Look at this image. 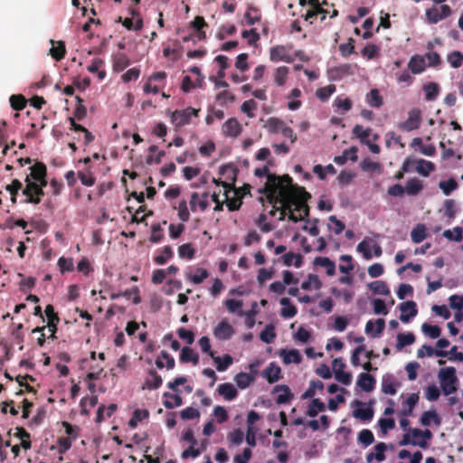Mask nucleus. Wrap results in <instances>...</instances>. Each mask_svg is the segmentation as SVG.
I'll list each match as a JSON object with an SVG mask.
<instances>
[{"label": "nucleus", "instance_id": "37998d69", "mask_svg": "<svg viewBox=\"0 0 463 463\" xmlns=\"http://www.w3.org/2000/svg\"><path fill=\"white\" fill-rule=\"evenodd\" d=\"M326 2L324 1L316 9L307 10V12L305 15V20L307 21V20L316 18L319 14H321V21L325 20L326 17V14H328V11L326 9H324L322 7V5H326Z\"/></svg>", "mask_w": 463, "mask_h": 463}, {"label": "nucleus", "instance_id": "cd10ccee", "mask_svg": "<svg viewBox=\"0 0 463 463\" xmlns=\"http://www.w3.org/2000/svg\"><path fill=\"white\" fill-rule=\"evenodd\" d=\"M163 380L161 376L153 369L148 371V377L145 382L147 389L156 390L162 385Z\"/></svg>", "mask_w": 463, "mask_h": 463}, {"label": "nucleus", "instance_id": "49530a36", "mask_svg": "<svg viewBox=\"0 0 463 463\" xmlns=\"http://www.w3.org/2000/svg\"><path fill=\"white\" fill-rule=\"evenodd\" d=\"M215 364H217L216 368L219 372H224L227 370V368L232 364L233 360L232 357L230 354H225L223 356V360L220 356H215L213 354V357H212Z\"/></svg>", "mask_w": 463, "mask_h": 463}, {"label": "nucleus", "instance_id": "5fc2aeb1", "mask_svg": "<svg viewBox=\"0 0 463 463\" xmlns=\"http://www.w3.org/2000/svg\"><path fill=\"white\" fill-rule=\"evenodd\" d=\"M421 329L425 335H429L432 339L439 337L441 334L440 327L436 325H430L428 323H424L421 326Z\"/></svg>", "mask_w": 463, "mask_h": 463}, {"label": "nucleus", "instance_id": "c756f323", "mask_svg": "<svg viewBox=\"0 0 463 463\" xmlns=\"http://www.w3.org/2000/svg\"><path fill=\"white\" fill-rule=\"evenodd\" d=\"M428 236L427 229L424 224H417L411 232V241L414 243H420L423 241Z\"/></svg>", "mask_w": 463, "mask_h": 463}, {"label": "nucleus", "instance_id": "bf43d9fd", "mask_svg": "<svg viewBox=\"0 0 463 463\" xmlns=\"http://www.w3.org/2000/svg\"><path fill=\"white\" fill-rule=\"evenodd\" d=\"M22 188V183L18 179H14L10 184L5 186L6 191L11 194V201L13 203H16V196Z\"/></svg>", "mask_w": 463, "mask_h": 463}, {"label": "nucleus", "instance_id": "423d86ee", "mask_svg": "<svg viewBox=\"0 0 463 463\" xmlns=\"http://www.w3.org/2000/svg\"><path fill=\"white\" fill-rule=\"evenodd\" d=\"M269 60L273 62L284 61L291 63L294 61V57L288 53L286 46L276 45L269 50Z\"/></svg>", "mask_w": 463, "mask_h": 463}, {"label": "nucleus", "instance_id": "1a4fd4ad", "mask_svg": "<svg viewBox=\"0 0 463 463\" xmlns=\"http://www.w3.org/2000/svg\"><path fill=\"white\" fill-rule=\"evenodd\" d=\"M234 334L233 327L226 321H221L214 328H213V335L218 340H228Z\"/></svg>", "mask_w": 463, "mask_h": 463}, {"label": "nucleus", "instance_id": "7c9ffc66", "mask_svg": "<svg viewBox=\"0 0 463 463\" xmlns=\"http://www.w3.org/2000/svg\"><path fill=\"white\" fill-rule=\"evenodd\" d=\"M314 264L326 268L328 276H333L335 273V264L327 257H317L314 260Z\"/></svg>", "mask_w": 463, "mask_h": 463}, {"label": "nucleus", "instance_id": "58836bf2", "mask_svg": "<svg viewBox=\"0 0 463 463\" xmlns=\"http://www.w3.org/2000/svg\"><path fill=\"white\" fill-rule=\"evenodd\" d=\"M353 135L360 139L361 143L365 144L368 143V137L372 133V128H364L361 125H355L353 128Z\"/></svg>", "mask_w": 463, "mask_h": 463}, {"label": "nucleus", "instance_id": "e433bc0d", "mask_svg": "<svg viewBox=\"0 0 463 463\" xmlns=\"http://www.w3.org/2000/svg\"><path fill=\"white\" fill-rule=\"evenodd\" d=\"M415 341V336L412 333H407V334H404V333H400L397 335V344H396V348L398 350H401L402 348L407 346V345H411L414 343Z\"/></svg>", "mask_w": 463, "mask_h": 463}, {"label": "nucleus", "instance_id": "6e6552de", "mask_svg": "<svg viewBox=\"0 0 463 463\" xmlns=\"http://www.w3.org/2000/svg\"><path fill=\"white\" fill-rule=\"evenodd\" d=\"M401 316L400 319L403 323H408L411 318L418 314L417 305L414 301L402 302L399 306Z\"/></svg>", "mask_w": 463, "mask_h": 463}, {"label": "nucleus", "instance_id": "864d4df0", "mask_svg": "<svg viewBox=\"0 0 463 463\" xmlns=\"http://www.w3.org/2000/svg\"><path fill=\"white\" fill-rule=\"evenodd\" d=\"M276 337L275 328L271 325L266 326L265 329L260 334V338L266 344H270Z\"/></svg>", "mask_w": 463, "mask_h": 463}, {"label": "nucleus", "instance_id": "4d7b16f0", "mask_svg": "<svg viewBox=\"0 0 463 463\" xmlns=\"http://www.w3.org/2000/svg\"><path fill=\"white\" fill-rule=\"evenodd\" d=\"M458 182L453 178H450L447 181H441L439 184V187L442 190L445 195H449L451 192L458 188Z\"/></svg>", "mask_w": 463, "mask_h": 463}, {"label": "nucleus", "instance_id": "603ef678", "mask_svg": "<svg viewBox=\"0 0 463 463\" xmlns=\"http://www.w3.org/2000/svg\"><path fill=\"white\" fill-rule=\"evenodd\" d=\"M358 441L364 447H368L374 442V436L370 430L364 429L358 434Z\"/></svg>", "mask_w": 463, "mask_h": 463}, {"label": "nucleus", "instance_id": "79ce46f5", "mask_svg": "<svg viewBox=\"0 0 463 463\" xmlns=\"http://www.w3.org/2000/svg\"><path fill=\"white\" fill-rule=\"evenodd\" d=\"M283 262L286 266H291L294 264L295 267L299 268L302 264V256L300 254H296L293 252L285 253L282 256Z\"/></svg>", "mask_w": 463, "mask_h": 463}, {"label": "nucleus", "instance_id": "4468645a", "mask_svg": "<svg viewBox=\"0 0 463 463\" xmlns=\"http://www.w3.org/2000/svg\"><path fill=\"white\" fill-rule=\"evenodd\" d=\"M282 392V393L279 394L276 399V402L278 404L288 403L294 398V394L291 392V391L288 385H285V384L276 385L273 388V392Z\"/></svg>", "mask_w": 463, "mask_h": 463}, {"label": "nucleus", "instance_id": "ddd939ff", "mask_svg": "<svg viewBox=\"0 0 463 463\" xmlns=\"http://www.w3.org/2000/svg\"><path fill=\"white\" fill-rule=\"evenodd\" d=\"M385 328V321L383 318H378L375 322L369 320L365 325V333L371 335L373 337H378Z\"/></svg>", "mask_w": 463, "mask_h": 463}, {"label": "nucleus", "instance_id": "3c124183", "mask_svg": "<svg viewBox=\"0 0 463 463\" xmlns=\"http://www.w3.org/2000/svg\"><path fill=\"white\" fill-rule=\"evenodd\" d=\"M447 60L452 68H459L463 64V53L459 51H453L448 54Z\"/></svg>", "mask_w": 463, "mask_h": 463}, {"label": "nucleus", "instance_id": "c03bdc74", "mask_svg": "<svg viewBox=\"0 0 463 463\" xmlns=\"http://www.w3.org/2000/svg\"><path fill=\"white\" fill-rule=\"evenodd\" d=\"M234 380L239 388L245 389L254 381V377L247 373H240Z\"/></svg>", "mask_w": 463, "mask_h": 463}, {"label": "nucleus", "instance_id": "f3484780", "mask_svg": "<svg viewBox=\"0 0 463 463\" xmlns=\"http://www.w3.org/2000/svg\"><path fill=\"white\" fill-rule=\"evenodd\" d=\"M356 383L362 390L370 392L374 389L375 379L367 373H362L359 374Z\"/></svg>", "mask_w": 463, "mask_h": 463}, {"label": "nucleus", "instance_id": "9b49d317", "mask_svg": "<svg viewBox=\"0 0 463 463\" xmlns=\"http://www.w3.org/2000/svg\"><path fill=\"white\" fill-rule=\"evenodd\" d=\"M401 383L392 374H385L382 378V392L385 394L394 395Z\"/></svg>", "mask_w": 463, "mask_h": 463}, {"label": "nucleus", "instance_id": "0e129e2a", "mask_svg": "<svg viewBox=\"0 0 463 463\" xmlns=\"http://www.w3.org/2000/svg\"><path fill=\"white\" fill-rule=\"evenodd\" d=\"M361 168L364 172L374 173L381 170V164L373 162L370 158H364L361 162Z\"/></svg>", "mask_w": 463, "mask_h": 463}, {"label": "nucleus", "instance_id": "69168bd1", "mask_svg": "<svg viewBox=\"0 0 463 463\" xmlns=\"http://www.w3.org/2000/svg\"><path fill=\"white\" fill-rule=\"evenodd\" d=\"M164 238L163 229L160 223H155L151 228L150 241L153 243L160 242Z\"/></svg>", "mask_w": 463, "mask_h": 463}, {"label": "nucleus", "instance_id": "393cba45", "mask_svg": "<svg viewBox=\"0 0 463 463\" xmlns=\"http://www.w3.org/2000/svg\"><path fill=\"white\" fill-rule=\"evenodd\" d=\"M420 421L422 426H430L431 422L439 426L441 423V419L436 411L431 410L424 411L420 417Z\"/></svg>", "mask_w": 463, "mask_h": 463}, {"label": "nucleus", "instance_id": "052dcab7", "mask_svg": "<svg viewBox=\"0 0 463 463\" xmlns=\"http://www.w3.org/2000/svg\"><path fill=\"white\" fill-rule=\"evenodd\" d=\"M128 65H129V60L126 54L120 53L115 57L114 63H113L114 70L122 71Z\"/></svg>", "mask_w": 463, "mask_h": 463}, {"label": "nucleus", "instance_id": "13d9d810", "mask_svg": "<svg viewBox=\"0 0 463 463\" xmlns=\"http://www.w3.org/2000/svg\"><path fill=\"white\" fill-rule=\"evenodd\" d=\"M178 253L181 258L192 260L194 258L195 250L191 243H184L178 248Z\"/></svg>", "mask_w": 463, "mask_h": 463}, {"label": "nucleus", "instance_id": "338daca9", "mask_svg": "<svg viewBox=\"0 0 463 463\" xmlns=\"http://www.w3.org/2000/svg\"><path fill=\"white\" fill-rule=\"evenodd\" d=\"M10 104L14 110H22L26 106V99L23 95H12Z\"/></svg>", "mask_w": 463, "mask_h": 463}, {"label": "nucleus", "instance_id": "aec40b11", "mask_svg": "<svg viewBox=\"0 0 463 463\" xmlns=\"http://www.w3.org/2000/svg\"><path fill=\"white\" fill-rule=\"evenodd\" d=\"M426 67L425 58L420 55H413L408 63V68L413 74L421 73Z\"/></svg>", "mask_w": 463, "mask_h": 463}, {"label": "nucleus", "instance_id": "e2e57ef3", "mask_svg": "<svg viewBox=\"0 0 463 463\" xmlns=\"http://www.w3.org/2000/svg\"><path fill=\"white\" fill-rule=\"evenodd\" d=\"M335 91V86L333 84L327 85L326 87L319 88L317 90V97L325 101L329 99V97Z\"/></svg>", "mask_w": 463, "mask_h": 463}, {"label": "nucleus", "instance_id": "8fccbe9b", "mask_svg": "<svg viewBox=\"0 0 463 463\" xmlns=\"http://www.w3.org/2000/svg\"><path fill=\"white\" fill-rule=\"evenodd\" d=\"M246 23L249 25H253L257 22L260 20V14H259V9L255 6H249L248 10L245 14Z\"/></svg>", "mask_w": 463, "mask_h": 463}, {"label": "nucleus", "instance_id": "2eb2a0df", "mask_svg": "<svg viewBox=\"0 0 463 463\" xmlns=\"http://www.w3.org/2000/svg\"><path fill=\"white\" fill-rule=\"evenodd\" d=\"M281 369L275 363H270L269 366L263 371L262 375L269 383L278 382L281 377Z\"/></svg>", "mask_w": 463, "mask_h": 463}, {"label": "nucleus", "instance_id": "4be33fe9", "mask_svg": "<svg viewBox=\"0 0 463 463\" xmlns=\"http://www.w3.org/2000/svg\"><path fill=\"white\" fill-rule=\"evenodd\" d=\"M422 189V181L416 177L409 179L405 185V193L411 196L418 195Z\"/></svg>", "mask_w": 463, "mask_h": 463}, {"label": "nucleus", "instance_id": "0eeeda50", "mask_svg": "<svg viewBox=\"0 0 463 463\" xmlns=\"http://www.w3.org/2000/svg\"><path fill=\"white\" fill-rule=\"evenodd\" d=\"M420 111L414 109L409 112L408 118L405 121L399 123L398 128L402 131H412L420 128Z\"/></svg>", "mask_w": 463, "mask_h": 463}, {"label": "nucleus", "instance_id": "6e6d98bb", "mask_svg": "<svg viewBox=\"0 0 463 463\" xmlns=\"http://www.w3.org/2000/svg\"><path fill=\"white\" fill-rule=\"evenodd\" d=\"M323 389L324 383L321 381H311L302 397L303 399L313 398L316 395V390L323 391Z\"/></svg>", "mask_w": 463, "mask_h": 463}, {"label": "nucleus", "instance_id": "2f4dec72", "mask_svg": "<svg viewBox=\"0 0 463 463\" xmlns=\"http://www.w3.org/2000/svg\"><path fill=\"white\" fill-rule=\"evenodd\" d=\"M163 396L165 398L164 401V406L166 409H173L179 407L183 404V399L179 394H173L171 392H164Z\"/></svg>", "mask_w": 463, "mask_h": 463}, {"label": "nucleus", "instance_id": "c85d7f7f", "mask_svg": "<svg viewBox=\"0 0 463 463\" xmlns=\"http://www.w3.org/2000/svg\"><path fill=\"white\" fill-rule=\"evenodd\" d=\"M326 411V404L320 401L317 398L313 399L307 408V411L306 414L308 417L314 418L316 417L319 412Z\"/></svg>", "mask_w": 463, "mask_h": 463}, {"label": "nucleus", "instance_id": "412c9836", "mask_svg": "<svg viewBox=\"0 0 463 463\" xmlns=\"http://www.w3.org/2000/svg\"><path fill=\"white\" fill-rule=\"evenodd\" d=\"M279 303L283 307L280 310V316L284 318H291L294 317L297 313V307L291 304L290 299L288 298H282L279 300Z\"/></svg>", "mask_w": 463, "mask_h": 463}, {"label": "nucleus", "instance_id": "a18cd8bd", "mask_svg": "<svg viewBox=\"0 0 463 463\" xmlns=\"http://www.w3.org/2000/svg\"><path fill=\"white\" fill-rule=\"evenodd\" d=\"M367 102L373 108H380L383 105V98L377 89H373L367 94Z\"/></svg>", "mask_w": 463, "mask_h": 463}, {"label": "nucleus", "instance_id": "b1692460", "mask_svg": "<svg viewBox=\"0 0 463 463\" xmlns=\"http://www.w3.org/2000/svg\"><path fill=\"white\" fill-rule=\"evenodd\" d=\"M289 74V69L287 66H279L274 70L273 78L274 83L282 87L286 84L288 77Z\"/></svg>", "mask_w": 463, "mask_h": 463}, {"label": "nucleus", "instance_id": "a19ab883", "mask_svg": "<svg viewBox=\"0 0 463 463\" xmlns=\"http://www.w3.org/2000/svg\"><path fill=\"white\" fill-rule=\"evenodd\" d=\"M425 92V99L427 100H434L439 93V86L435 82H430L423 87Z\"/></svg>", "mask_w": 463, "mask_h": 463}, {"label": "nucleus", "instance_id": "20e7f679", "mask_svg": "<svg viewBox=\"0 0 463 463\" xmlns=\"http://www.w3.org/2000/svg\"><path fill=\"white\" fill-rule=\"evenodd\" d=\"M199 109H195L192 107H188L184 109H176L171 112V123L175 126V130L180 128L188 125L193 116L198 115Z\"/></svg>", "mask_w": 463, "mask_h": 463}, {"label": "nucleus", "instance_id": "a878e982", "mask_svg": "<svg viewBox=\"0 0 463 463\" xmlns=\"http://www.w3.org/2000/svg\"><path fill=\"white\" fill-rule=\"evenodd\" d=\"M427 356L436 355L438 357H447L448 352L444 350H435L432 346L428 345H423L421 348H420L417 352V356L420 358Z\"/></svg>", "mask_w": 463, "mask_h": 463}, {"label": "nucleus", "instance_id": "bb28decb", "mask_svg": "<svg viewBox=\"0 0 463 463\" xmlns=\"http://www.w3.org/2000/svg\"><path fill=\"white\" fill-rule=\"evenodd\" d=\"M30 170L31 173L29 176L34 181L43 179V177L47 176V167L43 162H36L33 166L30 167Z\"/></svg>", "mask_w": 463, "mask_h": 463}, {"label": "nucleus", "instance_id": "4c0bfd02", "mask_svg": "<svg viewBox=\"0 0 463 463\" xmlns=\"http://www.w3.org/2000/svg\"><path fill=\"white\" fill-rule=\"evenodd\" d=\"M435 169V165L432 162L430 161H426L424 159H420L418 162H417V167H416V171L423 175V176H429L430 174L434 171Z\"/></svg>", "mask_w": 463, "mask_h": 463}, {"label": "nucleus", "instance_id": "680f3d73", "mask_svg": "<svg viewBox=\"0 0 463 463\" xmlns=\"http://www.w3.org/2000/svg\"><path fill=\"white\" fill-rule=\"evenodd\" d=\"M76 108L74 110V118L78 120L83 119L87 115V109L83 105V99L80 96H76Z\"/></svg>", "mask_w": 463, "mask_h": 463}, {"label": "nucleus", "instance_id": "774afa93", "mask_svg": "<svg viewBox=\"0 0 463 463\" xmlns=\"http://www.w3.org/2000/svg\"><path fill=\"white\" fill-rule=\"evenodd\" d=\"M449 301L450 308L458 311L463 309V295H451L449 298Z\"/></svg>", "mask_w": 463, "mask_h": 463}, {"label": "nucleus", "instance_id": "72a5a7b5", "mask_svg": "<svg viewBox=\"0 0 463 463\" xmlns=\"http://www.w3.org/2000/svg\"><path fill=\"white\" fill-rule=\"evenodd\" d=\"M368 288L377 295L388 296L390 289L385 281L375 280L368 284Z\"/></svg>", "mask_w": 463, "mask_h": 463}, {"label": "nucleus", "instance_id": "5701e85b", "mask_svg": "<svg viewBox=\"0 0 463 463\" xmlns=\"http://www.w3.org/2000/svg\"><path fill=\"white\" fill-rule=\"evenodd\" d=\"M419 402V394L418 393H411L406 401L403 402V408L400 411V414L403 417L411 416L412 413V411L416 404Z\"/></svg>", "mask_w": 463, "mask_h": 463}, {"label": "nucleus", "instance_id": "de8ad7c7", "mask_svg": "<svg viewBox=\"0 0 463 463\" xmlns=\"http://www.w3.org/2000/svg\"><path fill=\"white\" fill-rule=\"evenodd\" d=\"M149 416V412L146 410H136L133 413L132 418L128 421V426L131 429H135L137 426V423L142 420L147 418Z\"/></svg>", "mask_w": 463, "mask_h": 463}, {"label": "nucleus", "instance_id": "f8f14e48", "mask_svg": "<svg viewBox=\"0 0 463 463\" xmlns=\"http://www.w3.org/2000/svg\"><path fill=\"white\" fill-rule=\"evenodd\" d=\"M355 403L359 406L353 411V416L363 421H370L373 417V410L371 407H364V403L356 401Z\"/></svg>", "mask_w": 463, "mask_h": 463}, {"label": "nucleus", "instance_id": "f257e3e1", "mask_svg": "<svg viewBox=\"0 0 463 463\" xmlns=\"http://www.w3.org/2000/svg\"><path fill=\"white\" fill-rule=\"evenodd\" d=\"M284 182L286 184L279 188V180L271 176L269 184L275 188L269 190V203L281 202L279 221L284 220L288 212V219L298 222L309 214L307 201L311 195L304 187L293 184L288 175H284Z\"/></svg>", "mask_w": 463, "mask_h": 463}, {"label": "nucleus", "instance_id": "dca6fc26", "mask_svg": "<svg viewBox=\"0 0 463 463\" xmlns=\"http://www.w3.org/2000/svg\"><path fill=\"white\" fill-rule=\"evenodd\" d=\"M357 152L358 148L356 146H351L345 149L341 156H335L334 162L339 165H345L348 159L356 162L358 159Z\"/></svg>", "mask_w": 463, "mask_h": 463}, {"label": "nucleus", "instance_id": "9d476101", "mask_svg": "<svg viewBox=\"0 0 463 463\" xmlns=\"http://www.w3.org/2000/svg\"><path fill=\"white\" fill-rule=\"evenodd\" d=\"M241 125L235 118H229L222 127V134L231 137H237L241 133Z\"/></svg>", "mask_w": 463, "mask_h": 463}, {"label": "nucleus", "instance_id": "473e14b6", "mask_svg": "<svg viewBox=\"0 0 463 463\" xmlns=\"http://www.w3.org/2000/svg\"><path fill=\"white\" fill-rule=\"evenodd\" d=\"M180 361L182 363L191 362L194 364H197L199 362V355L191 347L185 346L181 351Z\"/></svg>", "mask_w": 463, "mask_h": 463}, {"label": "nucleus", "instance_id": "f704fd0d", "mask_svg": "<svg viewBox=\"0 0 463 463\" xmlns=\"http://www.w3.org/2000/svg\"><path fill=\"white\" fill-rule=\"evenodd\" d=\"M322 287V282L320 281L317 275L309 274L307 279L302 282L301 288L304 290H309L311 288L315 289H320Z\"/></svg>", "mask_w": 463, "mask_h": 463}, {"label": "nucleus", "instance_id": "7ed1b4c3", "mask_svg": "<svg viewBox=\"0 0 463 463\" xmlns=\"http://www.w3.org/2000/svg\"><path fill=\"white\" fill-rule=\"evenodd\" d=\"M213 183L217 185H222L224 188V194L226 196V205L229 211L233 212L241 208L242 204L241 196L239 195L240 191L233 189L232 184L221 180L213 178Z\"/></svg>", "mask_w": 463, "mask_h": 463}, {"label": "nucleus", "instance_id": "a211bd4d", "mask_svg": "<svg viewBox=\"0 0 463 463\" xmlns=\"http://www.w3.org/2000/svg\"><path fill=\"white\" fill-rule=\"evenodd\" d=\"M280 356L283 358V363L285 364H289L291 363L298 364L302 362V356L299 351L297 349H291L288 351L286 349H281Z\"/></svg>", "mask_w": 463, "mask_h": 463}, {"label": "nucleus", "instance_id": "09e8293b", "mask_svg": "<svg viewBox=\"0 0 463 463\" xmlns=\"http://www.w3.org/2000/svg\"><path fill=\"white\" fill-rule=\"evenodd\" d=\"M173 250L169 245L163 248L161 253L155 257L154 261L158 265H164L173 257Z\"/></svg>", "mask_w": 463, "mask_h": 463}, {"label": "nucleus", "instance_id": "c9c22d12", "mask_svg": "<svg viewBox=\"0 0 463 463\" xmlns=\"http://www.w3.org/2000/svg\"><path fill=\"white\" fill-rule=\"evenodd\" d=\"M122 25L129 31H141L144 26L143 18L137 17V20L128 17L124 18Z\"/></svg>", "mask_w": 463, "mask_h": 463}, {"label": "nucleus", "instance_id": "6ab92c4d", "mask_svg": "<svg viewBox=\"0 0 463 463\" xmlns=\"http://www.w3.org/2000/svg\"><path fill=\"white\" fill-rule=\"evenodd\" d=\"M217 392L227 401H232L238 395L236 388L230 383L220 384L217 388Z\"/></svg>", "mask_w": 463, "mask_h": 463}, {"label": "nucleus", "instance_id": "ea45409f", "mask_svg": "<svg viewBox=\"0 0 463 463\" xmlns=\"http://www.w3.org/2000/svg\"><path fill=\"white\" fill-rule=\"evenodd\" d=\"M192 27L195 30L198 40L205 39V33L202 31L207 25L203 16H196L192 22Z\"/></svg>", "mask_w": 463, "mask_h": 463}, {"label": "nucleus", "instance_id": "f03ea898", "mask_svg": "<svg viewBox=\"0 0 463 463\" xmlns=\"http://www.w3.org/2000/svg\"><path fill=\"white\" fill-rule=\"evenodd\" d=\"M438 378L444 395L448 396L457 392L458 379L454 367L449 366L441 368L438 373Z\"/></svg>", "mask_w": 463, "mask_h": 463}, {"label": "nucleus", "instance_id": "39448f33", "mask_svg": "<svg viewBox=\"0 0 463 463\" xmlns=\"http://www.w3.org/2000/svg\"><path fill=\"white\" fill-rule=\"evenodd\" d=\"M254 175L258 177H263V176L267 177V182H266L265 185L262 188L259 189V193L265 194L268 202H269V190L271 191V189L273 188L272 185L269 184L271 176H274L279 180V184L278 185V187L280 188V187L284 186V184H286V182H284V175L279 176L275 174H270L269 167L266 165L263 167H260V168H256L254 171Z\"/></svg>", "mask_w": 463, "mask_h": 463}]
</instances>
